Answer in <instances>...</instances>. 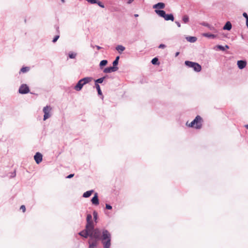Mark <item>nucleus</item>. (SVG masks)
Returning <instances> with one entry per match:
<instances>
[{"instance_id":"f257e3e1","label":"nucleus","mask_w":248,"mask_h":248,"mask_svg":"<svg viewBox=\"0 0 248 248\" xmlns=\"http://www.w3.org/2000/svg\"><path fill=\"white\" fill-rule=\"evenodd\" d=\"M85 228L94 235L96 240H100L104 248H110L111 246V234L106 229L94 228L93 221H88Z\"/></svg>"},{"instance_id":"423d86ee","label":"nucleus","mask_w":248,"mask_h":248,"mask_svg":"<svg viewBox=\"0 0 248 248\" xmlns=\"http://www.w3.org/2000/svg\"><path fill=\"white\" fill-rule=\"evenodd\" d=\"M18 92L22 94H25L30 92L29 86L26 84L21 85L18 89Z\"/></svg>"},{"instance_id":"f8f14e48","label":"nucleus","mask_w":248,"mask_h":248,"mask_svg":"<svg viewBox=\"0 0 248 248\" xmlns=\"http://www.w3.org/2000/svg\"><path fill=\"white\" fill-rule=\"evenodd\" d=\"M237 64L240 69H243L246 67L247 62L245 60H239L237 62Z\"/></svg>"},{"instance_id":"2eb2a0df","label":"nucleus","mask_w":248,"mask_h":248,"mask_svg":"<svg viewBox=\"0 0 248 248\" xmlns=\"http://www.w3.org/2000/svg\"><path fill=\"white\" fill-rule=\"evenodd\" d=\"M232 28V25L230 21H227L224 25V26L223 27V30H227V31H230Z\"/></svg>"},{"instance_id":"f03ea898","label":"nucleus","mask_w":248,"mask_h":248,"mask_svg":"<svg viewBox=\"0 0 248 248\" xmlns=\"http://www.w3.org/2000/svg\"><path fill=\"white\" fill-rule=\"evenodd\" d=\"M78 235L84 238H87L88 237H90L88 241L89 244L88 248H96L99 242L101 241L100 240H96L94 235L86 228L79 232Z\"/></svg>"},{"instance_id":"9d476101","label":"nucleus","mask_w":248,"mask_h":248,"mask_svg":"<svg viewBox=\"0 0 248 248\" xmlns=\"http://www.w3.org/2000/svg\"><path fill=\"white\" fill-rule=\"evenodd\" d=\"M118 69V67H115L112 66L107 67L105 68L103 72L105 73H110L111 72H115L117 71Z\"/></svg>"},{"instance_id":"a878e982","label":"nucleus","mask_w":248,"mask_h":248,"mask_svg":"<svg viewBox=\"0 0 248 248\" xmlns=\"http://www.w3.org/2000/svg\"><path fill=\"white\" fill-rule=\"evenodd\" d=\"M29 70H30L29 67H27V66L23 67L21 68L20 72H22L23 73H26V72L29 71Z\"/></svg>"},{"instance_id":"6ab92c4d","label":"nucleus","mask_w":248,"mask_h":248,"mask_svg":"<svg viewBox=\"0 0 248 248\" xmlns=\"http://www.w3.org/2000/svg\"><path fill=\"white\" fill-rule=\"evenodd\" d=\"M93 192V190H88L84 192L83 194V197L89 198L91 196L92 193Z\"/></svg>"},{"instance_id":"49530a36","label":"nucleus","mask_w":248,"mask_h":248,"mask_svg":"<svg viewBox=\"0 0 248 248\" xmlns=\"http://www.w3.org/2000/svg\"><path fill=\"white\" fill-rule=\"evenodd\" d=\"M95 47H96V48L98 49V50H100L102 48L101 47H100V46H95Z\"/></svg>"},{"instance_id":"603ef678","label":"nucleus","mask_w":248,"mask_h":248,"mask_svg":"<svg viewBox=\"0 0 248 248\" xmlns=\"http://www.w3.org/2000/svg\"><path fill=\"white\" fill-rule=\"evenodd\" d=\"M134 16L137 17H138L139 16V15L138 14H135L134 15Z\"/></svg>"},{"instance_id":"412c9836","label":"nucleus","mask_w":248,"mask_h":248,"mask_svg":"<svg viewBox=\"0 0 248 248\" xmlns=\"http://www.w3.org/2000/svg\"><path fill=\"white\" fill-rule=\"evenodd\" d=\"M186 40L190 43H194L197 41V38L195 36H189L186 37Z\"/></svg>"},{"instance_id":"37998d69","label":"nucleus","mask_w":248,"mask_h":248,"mask_svg":"<svg viewBox=\"0 0 248 248\" xmlns=\"http://www.w3.org/2000/svg\"><path fill=\"white\" fill-rule=\"evenodd\" d=\"M74 176V174H70L69 175H68V176H67L66 177V178H68V179H70L71 178H72L73 176Z\"/></svg>"},{"instance_id":"1a4fd4ad","label":"nucleus","mask_w":248,"mask_h":248,"mask_svg":"<svg viewBox=\"0 0 248 248\" xmlns=\"http://www.w3.org/2000/svg\"><path fill=\"white\" fill-rule=\"evenodd\" d=\"M91 202L93 204L98 205L99 204L98 195L97 193H95L93 197L91 199Z\"/></svg>"},{"instance_id":"4468645a","label":"nucleus","mask_w":248,"mask_h":248,"mask_svg":"<svg viewBox=\"0 0 248 248\" xmlns=\"http://www.w3.org/2000/svg\"><path fill=\"white\" fill-rule=\"evenodd\" d=\"M164 18L166 21L171 20L173 21L174 20V17L172 14H166Z\"/></svg>"},{"instance_id":"39448f33","label":"nucleus","mask_w":248,"mask_h":248,"mask_svg":"<svg viewBox=\"0 0 248 248\" xmlns=\"http://www.w3.org/2000/svg\"><path fill=\"white\" fill-rule=\"evenodd\" d=\"M193 121L195 124L194 127L196 129H199L202 128V119L200 116L197 115Z\"/></svg>"},{"instance_id":"a18cd8bd","label":"nucleus","mask_w":248,"mask_h":248,"mask_svg":"<svg viewBox=\"0 0 248 248\" xmlns=\"http://www.w3.org/2000/svg\"><path fill=\"white\" fill-rule=\"evenodd\" d=\"M120 59V56H117L115 59V61H118L119 62V60Z\"/></svg>"},{"instance_id":"6e6552de","label":"nucleus","mask_w":248,"mask_h":248,"mask_svg":"<svg viewBox=\"0 0 248 248\" xmlns=\"http://www.w3.org/2000/svg\"><path fill=\"white\" fill-rule=\"evenodd\" d=\"M34 159L37 164H39L41 163L43 159V155H42L39 153L37 152L35 155H34Z\"/></svg>"},{"instance_id":"79ce46f5","label":"nucleus","mask_w":248,"mask_h":248,"mask_svg":"<svg viewBox=\"0 0 248 248\" xmlns=\"http://www.w3.org/2000/svg\"><path fill=\"white\" fill-rule=\"evenodd\" d=\"M243 16L246 18V19H248V15L246 12L243 13Z\"/></svg>"},{"instance_id":"ea45409f","label":"nucleus","mask_w":248,"mask_h":248,"mask_svg":"<svg viewBox=\"0 0 248 248\" xmlns=\"http://www.w3.org/2000/svg\"><path fill=\"white\" fill-rule=\"evenodd\" d=\"M16 176V170L11 173V175L10 176L11 178H14Z\"/></svg>"},{"instance_id":"2f4dec72","label":"nucleus","mask_w":248,"mask_h":248,"mask_svg":"<svg viewBox=\"0 0 248 248\" xmlns=\"http://www.w3.org/2000/svg\"><path fill=\"white\" fill-rule=\"evenodd\" d=\"M96 4H97L99 6H100L101 8L105 7L104 4L98 0H97V3H96Z\"/></svg>"},{"instance_id":"8fccbe9b","label":"nucleus","mask_w":248,"mask_h":248,"mask_svg":"<svg viewBox=\"0 0 248 248\" xmlns=\"http://www.w3.org/2000/svg\"><path fill=\"white\" fill-rule=\"evenodd\" d=\"M246 26L247 28H248V18L246 19Z\"/></svg>"},{"instance_id":"9b49d317","label":"nucleus","mask_w":248,"mask_h":248,"mask_svg":"<svg viewBox=\"0 0 248 248\" xmlns=\"http://www.w3.org/2000/svg\"><path fill=\"white\" fill-rule=\"evenodd\" d=\"M201 24L202 26H205V27H207L210 31H213L214 32H217V30L216 29V28L214 27H213V26L211 25L210 24H209L208 23H206V22H203Z\"/></svg>"},{"instance_id":"aec40b11","label":"nucleus","mask_w":248,"mask_h":248,"mask_svg":"<svg viewBox=\"0 0 248 248\" xmlns=\"http://www.w3.org/2000/svg\"><path fill=\"white\" fill-rule=\"evenodd\" d=\"M125 48L122 45H118L116 47V49L119 52V53L121 54L123 51L125 50Z\"/></svg>"},{"instance_id":"dca6fc26","label":"nucleus","mask_w":248,"mask_h":248,"mask_svg":"<svg viewBox=\"0 0 248 248\" xmlns=\"http://www.w3.org/2000/svg\"><path fill=\"white\" fill-rule=\"evenodd\" d=\"M155 13L157 14L159 16L163 17V18L164 17V16L166 14L165 11L163 10L155 9Z\"/></svg>"},{"instance_id":"864d4df0","label":"nucleus","mask_w":248,"mask_h":248,"mask_svg":"<svg viewBox=\"0 0 248 248\" xmlns=\"http://www.w3.org/2000/svg\"><path fill=\"white\" fill-rule=\"evenodd\" d=\"M245 127L247 128L248 129V124L245 125Z\"/></svg>"},{"instance_id":"5701e85b","label":"nucleus","mask_w":248,"mask_h":248,"mask_svg":"<svg viewBox=\"0 0 248 248\" xmlns=\"http://www.w3.org/2000/svg\"><path fill=\"white\" fill-rule=\"evenodd\" d=\"M151 63L154 65H158L159 64L158 59L156 57L154 58L151 61Z\"/></svg>"},{"instance_id":"4c0bfd02","label":"nucleus","mask_w":248,"mask_h":248,"mask_svg":"<svg viewBox=\"0 0 248 248\" xmlns=\"http://www.w3.org/2000/svg\"><path fill=\"white\" fill-rule=\"evenodd\" d=\"M55 28L56 29V31L58 34H60V31H59V27L58 25H56L54 26Z\"/></svg>"},{"instance_id":"3c124183","label":"nucleus","mask_w":248,"mask_h":248,"mask_svg":"<svg viewBox=\"0 0 248 248\" xmlns=\"http://www.w3.org/2000/svg\"><path fill=\"white\" fill-rule=\"evenodd\" d=\"M103 78H105V79L106 78H108V76L107 75H106L105 76L103 77Z\"/></svg>"},{"instance_id":"f3484780","label":"nucleus","mask_w":248,"mask_h":248,"mask_svg":"<svg viewBox=\"0 0 248 248\" xmlns=\"http://www.w3.org/2000/svg\"><path fill=\"white\" fill-rule=\"evenodd\" d=\"M95 88L97 91L98 95L101 96V98H102V99H103L104 96L103 95L102 92L101 91L100 85L98 84H95Z\"/></svg>"},{"instance_id":"c85d7f7f","label":"nucleus","mask_w":248,"mask_h":248,"mask_svg":"<svg viewBox=\"0 0 248 248\" xmlns=\"http://www.w3.org/2000/svg\"><path fill=\"white\" fill-rule=\"evenodd\" d=\"M59 38H60V34H58L57 35H56L54 36L52 42L53 43H56Z\"/></svg>"},{"instance_id":"7ed1b4c3","label":"nucleus","mask_w":248,"mask_h":248,"mask_svg":"<svg viewBox=\"0 0 248 248\" xmlns=\"http://www.w3.org/2000/svg\"><path fill=\"white\" fill-rule=\"evenodd\" d=\"M92 80V77H85L80 79L75 86L74 89L77 91H81L84 85L90 82Z\"/></svg>"},{"instance_id":"7c9ffc66","label":"nucleus","mask_w":248,"mask_h":248,"mask_svg":"<svg viewBox=\"0 0 248 248\" xmlns=\"http://www.w3.org/2000/svg\"><path fill=\"white\" fill-rule=\"evenodd\" d=\"M217 47L219 50H221L222 51H224L225 50V47L222 45H217Z\"/></svg>"},{"instance_id":"4be33fe9","label":"nucleus","mask_w":248,"mask_h":248,"mask_svg":"<svg viewBox=\"0 0 248 248\" xmlns=\"http://www.w3.org/2000/svg\"><path fill=\"white\" fill-rule=\"evenodd\" d=\"M108 62L106 60H102L99 63L100 68L101 69H102L104 66H106Z\"/></svg>"},{"instance_id":"58836bf2","label":"nucleus","mask_w":248,"mask_h":248,"mask_svg":"<svg viewBox=\"0 0 248 248\" xmlns=\"http://www.w3.org/2000/svg\"><path fill=\"white\" fill-rule=\"evenodd\" d=\"M20 209L22 210L23 212H25L26 211V207L25 205H22L20 206Z\"/></svg>"},{"instance_id":"c9c22d12","label":"nucleus","mask_w":248,"mask_h":248,"mask_svg":"<svg viewBox=\"0 0 248 248\" xmlns=\"http://www.w3.org/2000/svg\"><path fill=\"white\" fill-rule=\"evenodd\" d=\"M188 126L189 127H194L195 126V124H194V123L193 122V121H192L188 125Z\"/></svg>"},{"instance_id":"cd10ccee","label":"nucleus","mask_w":248,"mask_h":248,"mask_svg":"<svg viewBox=\"0 0 248 248\" xmlns=\"http://www.w3.org/2000/svg\"><path fill=\"white\" fill-rule=\"evenodd\" d=\"M77 54L72 52H70L68 55V57L70 59H75L76 57Z\"/></svg>"},{"instance_id":"a211bd4d","label":"nucleus","mask_w":248,"mask_h":248,"mask_svg":"<svg viewBox=\"0 0 248 248\" xmlns=\"http://www.w3.org/2000/svg\"><path fill=\"white\" fill-rule=\"evenodd\" d=\"M203 36L209 38L215 39L217 37V35L212 34L210 33H204Z\"/></svg>"},{"instance_id":"de8ad7c7","label":"nucleus","mask_w":248,"mask_h":248,"mask_svg":"<svg viewBox=\"0 0 248 248\" xmlns=\"http://www.w3.org/2000/svg\"><path fill=\"white\" fill-rule=\"evenodd\" d=\"M180 53L179 52H177L175 54V57H176L179 55Z\"/></svg>"},{"instance_id":"473e14b6","label":"nucleus","mask_w":248,"mask_h":248,"mask_svg":"<svg viewBox=\"0 0 248 248\" xmlns=\"http://www.w3.org/2000/svg\"><path fill=\"white\" fill-rule=\"evenodd\" d=\"M88 3L92 4H96L97 0H86Z\"/></svg>"},{"instance_id":"393cba45","label":"nucleus","mask_w":248,"mask_h":248,"mask_svg":"<svg viewBox=\"0 0 248 248\" xmlns=\"http://www.w3.org/2000/svg\"><path fill=\"white\" fill-rule=\"evenodd\" d=\"M182 20L184 23H187L189 20V16L186 15H184L182 17Z\"/></svg>"},{"instance_id":"bb28decb","label":"nucleus","mask_w":248,"mask_h":248,"mask_svg":"<svg viewBox=\"0 0 248 248\" xmlns=\"http://www.w3.org/2000/svg\"><path fill=\"white\" fill-rule=\"evenodd\" d=\"M93 219L94 221L97 223V218H98V213L96 211H93Z\"/></svg>"},{"instance_id":"c756f323","label":"nucleus","mask_w":248,"mask_h":248,"mask_svg":"<svg viewBox=\"0 0 248 248\" xmlns=\"http://www.w3.org/2000/svg\"><path fill=\"white\" fill-rule=\"evenodd\" d=\"M86 221H93L92 220V216L91 214H88L86 217Z\"/></svg>"},{"instance_id":"e433bc0d","label":"nucleus","mask_w":248,"mask_h":248,"mask_svg":"<svg viewBox=\"0 0 248 248\" xmlns=\"http://www.w3.org/2000/svg\"><path fill=\"white\" fill-rule=\"evenodd\" d=\"M55 28L56 29V31L58 34H60V31H59V27L58 25H56L54 26Z\"/></svg>"},{"instance_id":"09e8293b","label":"nucleus","mask_w":248,"mask_h":248,"mask_svg":"<svg viewBox=\"0 0 248 248\" xmlns=\"http://www.w3.org/2000/svg\"><path fill=\"white\" fill-rule=\"evenodd\" d=\"M224 47H225V49H229V46H228V45H225V46H224Z\"/></svg>"},{"instance_id":"6e6d98bb","label":"nucleus","mask_w":248,"mask_h":248,"mask_svg":"<svg viewBox=\"0 0 248 248\" xmlns=\"http://www.w3.org/2000/svg\"><path fill=\"white\" fill-rule=\"evenodd\" d=\"M61 1H62V2H64V0H61Z\"/></svg>"},{"instance_id":"5fc2aeb1","label":"nucleus","mask_w":248,"mask_h":248,"mask_svg":"<svg viewBox=\"0 0 248 248\" xmlns=\"http://www.w3.org/2000/svg\"><path fill=\"white\" fill-rule=\"evenodd\" d=\"M129 1V3H131L132 1H133L134 0H128Z\"/></svg>"},{"instance_id":"72a5a7b5","label":"nucleus","mask_w":248,"mask_h":248,"mask_svg":"<svg viewBox=\"0 0 248 248\" xmlns=\"http://www.w3.org/2000/svg\"><path fill=\"white\" fill-rule=\"evenodd\" d=\"M118 63L119 62L118 61L114 60L112 62V67H118L117 65L118 64Z\"/></svg>"},{"instance_id":"c03bdc74","label":"nucleus","mask_w":248,"mask_h":248,"mask_svg":"<svg viewBox=\"0 0 248 248\" xmlns=\"http://www.w3.org/2000/svg\"><path fill=\"white\" fill-rule=\"evenodd\" d=\"M175 23L176 24V25H177V26L178 27H181V24H180V23L179 21H175Z\"/></svg>"},{"instance_id":"4d7b16f0","label":"nucleus","mask_w":248,"mask_h":248,"mask_svg":"<svg viewBox=\"0 0 248 248\" xmlns=\"http://www.w3.org/2000/svg\"><path fill=\"white\" fill-rule=\"evenodd\" d=\"M24 21H25V22L26 23V19H25Z\"/></svg>"},{"instance_id":"a19ab883","label":"nucleus","mask_w":248,"mask_h":248,"mask_svg":"<svg viewBox=\"0 0 248 248\" xmlns=\"http://www.w3.org/2000/svg\"><path fill=\"white\" fill-rule=\"evenodd\" d=\"M166 47V45L163 44H160L158 46V48H164Z\"/></svg>"},{"instance_id":"20e7f679","label":"nucleus","mask_w":248,"mask_h":248,"mask_svg":"<svg viewBox=\"0 0 248 248\" xmlns=\"http://www.w3.org/2000/svg\"><path fill=\"white\" fill-rule=\"evenodd\" d=\"M185 64L189 68H192L195 72H199L202 70V66L198 63L189 61H186Z\"/></svg>"},{"instance_id":"b1692460","label":"nucleus","mask_w":248,"mask_h":248,"mask_svg":"<svg viewBox=\"0 0 248 248\" xmlns=\"http://www.w3.org/2000/svg\"><path fill=\"white\" fill-rule=\"evenodd\" d=\"M105 80V78H100L94 80L95 84H101L103 82L104 80Z\"/></svg>"},{"instance_id":"0eeeda50","label":"nucleus","mask_w":248,"mask_h":248,"mask_svg":"<svg viewBox=\"0 0 248 248\" xmlns=\"http://www.w3.org/2000/svg\"><path fill=\"white\" fill-rule=\"evenodd\" d=\"M51 108L50 106H46L43 108V112L44 113L43 120L45 121L49 117H50L51 115L50 114V111L51 110Z\"/></svg>"},{"instance_id":"ddd939ff","label":"nucleus","mask_w":248,"mask_h":248,"mask_svg":"<svg viewBox=\"0 0 248 248\" xmlns=\"http://www.w3.org/2000/svg\"><path fill=\"white\" fill-rule=\"evenodd\" d=\"M165 7V4L163 2H158L157 3L154 5L153 8L157 10H162Z\"/></svg>"},{"instance_id":"f704fd0d","label":"nucleus","mask_w":248,"mask_h":248,"mask_svg":"<svg viewBox=\"0 0 248 248\" xmlns=\"http://www.w3.org/2000/svg\"><path fill=\"white\" fill-rule=\"evenodd\" d=\"M112 208V207L111 205L108 203H106V209L108 210H111Z\"/></svg>"}]
</instances>
